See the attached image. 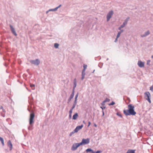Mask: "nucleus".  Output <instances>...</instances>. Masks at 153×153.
I'll return each instance as SVG.
<instances>
[{
    "label": "nucleus",
    "instance_id": "42",
    "mask_svg": "<svg viewBox=\"0 0 153 153\" xmlns=\"http://www.w3.org/2000/svg\"><path fill=\"white\" fill-rule=\"evenodd\" d=\"M150 60H148L147 61V65H149L150 62Z\"/></svg>",
    "mask_w": 153,
    "mask_h": 153
},
{
    "label": "nucleus",
    "instance_id": "8",
    "mask_svg": "<svg viewBox=\"0 0 153 153\" xmlns=\"http://www.w3.org/2000/svg\"><path fill=\"white\" fill-rule=\"evenodd\" d=\"M82 141L83 142L84 145L88 144L90 142V139L88 138H87L86 139H83L82 140Z\"/></svg>",
    "mask_w": 153,
    "mask_h": 153
},
{
    "label": "nucleus",
    "instance_id": "29",
    "mask_svg": "<svg viewBox=\"0 0 153 153\" xmlns=\"http://www.w3.org/2000/svg\"><path fill=\"white\" fill-rule=\"evenodd\" d=\"M127 24L126 23H125L124 22L122 25H121V27H122L123 28Z\"/></svg>",
    "mask_w": 153,
    "mask_h": 153
},
{
    "label": "nucleus",
    "instance_id": "4",
    "mask_svg": "<svg viewBox=\"0 0 153 153\" xmlns=\"http://www.w3.org/2000/svg\"><path fill=\"white\" fill-rule=\"evenodd\" d=\"M145 97L146 99L147 100L149 103H151V101L150 99L151 95L149 92H146L145 93Z\"/></svg>",
    "mask_w": 153,
    "mask_h": 153
},
{
    "label": "nucleus",
    "instance_id": "38",
    "mask_svg": "<svg viewBox=\"0 0 153 153\" xmlns=\"http://www.w3.org/2000/svg\"><path fill=\"white\" fill-rule=\"evenodd\" d=\"M87 67V65L84 64L83 65V69H85Z\"/></svg>",
    "mask_w": 153,
    "mask_h": 153
},
{
    "label": "nucleus",
    "instance_id": "28",
    "mask_svg": "<svg viewBox=\"0 0 153 153\" xmlns=\"http://www.w3.org/2000/svg\"><path fill=\"white\" fill-rule=\"evenodd\" d=\"M117 115L119 116L120 117L122 118V115L119 113L117 112Z\"/></svg>",
    "mask_w": 153,
    "mask_h": 153
},
{
    "label": "nucleus",
    "instance_id": "5",
    "mask_svg": "<svg viewBox=\"0 0 153 153\" xmlns=\"http://www.w3.org/2000/svg\"><path fill=\"white\" fill-rule=\"evenodd\" d=\"M113 11L112 10H111L108 13L107 15V21H108L110 20L113 15Z\"/></svg>",
    "mask_w": 153,
    "mask_h": 153
},
{
    "label": "nucleus",
    "instance_id": "14",
    "mask_svg": "<svg viewBox=\"0 0 153 153\" xmlns=\"http://www.w3.org/2000/svg\"><path fill=\"white\" fill-rule=\"evenodd\" d=\"M78 117V114L77 113H76L73 115L72 119L74 120H76Z\"/></svg>",
    "mask_w": 153,
    "mask_h": 153
},
{
    "label": "nucleus",
    "instance_id": "7",
    "mask_svg": "<svg viewBox=\"0 0 153 153\" xmlns=\"http://www.w3.org/2000/svg\"><path fill=\"white\" fill-rule=\"evenodd\" d=\"M79 146H78L77 143H74L72 146L71 148V150L72 151L76 150Z\"/></svg>",
    "mask_w": 153,
    "mask_h": 153
},
{
    "label": "nucleus",
    "instance_id": "9",
    "mask_svg": "<svg viewBox=\"0 0 153 153\" xmlns=\"http://www.w3.org/2000/svg\"><path fill=\"white\" fill-rule=\"evenodd\" d=\"M76 86V79L75 78L74 80V85L72 92H75V89Z\"/></svg>",
    "mask_w": 153,
    "mask_h": 153
},
{
    "label": "nucleus",
    "instance_id": "60",
    "mask_svg": "<svg viewBox=\"0 0 153 153\" xmlns=\"http://www.w3.org/2000/svg\"><path fill=\"white\" fill-rule=\"evenodd\" d=\"M152 125H153V123Z\"/></svg>",
    "mask_w": 153,
    "mask_h": 153
},
{
    "label": "nucleus",
    "instance_id": "27",
    "mask_svg": "<svg viewBox=\"0 0 153 153\" xmlns=\"http://www.w3.org/2000/svg\"><path fill=\"white\" fill-rule=\"evenodd\" d=\"M115 104V103L114 101H112L111 103H110L109 104V105H112Z\"/></svg>",
    "mask_w": 153,
    "mask_h": 153
},
{
    "label": "nucleus",
    "instance_id": "44",
    "mask_svg": "<svg viewBox=\"0 0 153 153\" xmlns=\"http://www.w3.org/2000/svg\"><path fill=\"white\" fill-rule=\"evenodd\" d=\"M91 123L90 122V121H89L88 122V127H89L90 125H91Z\"/></svg>",
    "mask_w": 153,
    "mask_h": 153
},
{
    "label": "nucleus",
    "instance_id": "3",
    "mask_svg": "<svg viewBox=\"0 0 153 153\" xmlns=\"http://www.w3.org/2000/svg\"><path fill=\"white\" fill-rule=\"evenodd\" d=\"M29 62L31 64L36 65H38L40 63L39 60L38 59L35 60H30Z\"/></svg>",
    "mask_w": 153,
    "mask_h": 153
},
{
    "label": "nucleus",
    "instance_id": "55",
    "mask_svg": "<svg viewBox=\"0 0 153 153\" xmlns=\"http://www.w3.org/2000/svg\"><path fill=\"white\" fill-rule=\"evenodd\" d=\"M151 58H152V59H153V55H152V56H151Z\"/></svg>",
    "mask_w": 153,
    "mask_h": 153
},
{
    "label": "nucleus",
    "instance_id": "49",
    "mask_svg": "<svg viewBox=\"0 0 153 153\" xmlns=\"http://www.w3.org/2000/svg\"><path fill=\"white\" fill-rule=\"evenodd\" d=\"M102 116H103L104 115V111H102Z\"/></svg>",
    "mask_w": 153,
    "mask_h": 153
},
{
    "label": "nucleus",
    "instance_id": "6",
    "mask_svg": "<svg viewBox=\"0 0 153 153\" xmlns=\"http://www.w3.org/2000/svg\"><path fill=\"white\" fill-rule=\"evenodd\" d=\"M11 31L12 33L15 36H17V35L14 28L13 27V26L11 25H9Z\"/></svg>",
    "mask_w": 153,
    "mask_h": 153
},
{
    "label": "nucleus",
    "instance_id": "21",
    "mask_svg": "<svg viewBox=\"0 0 153 153\" xmlns=\"http://www.w3.org/2000/svg\"><path fill=\"white\" fill-rule=\"evenodd\" d=\"M30 87L31 88L32 90H33L35 89V85L30 84Z\"/></svg>",
    "mask_w": 153,
    "mask_h": 153
},
{
    "label": "nucleus",
    "instance_id": "40",
    "mask_svg": "<svg viewBox=\"0 0 153 153\" xmlns=\"http://www.w3.org/2000/svg\"><path fill=\"white\" fill-rule=\"evenodd\" d=\"M124 31V30H120L118 32H119L120 34L122 33Z\"/></svg>",
    "mask_w": 153,
    "mask_h": 153
},
{
    "label": "nucleus",
    "instance_id": "43",
    "mask_svg": "<svg viewBox=\"0 0 153 153\" xmlns=\"http://www.w3.org/2000/svg\"><path fill=\"white\" fill-rule=\"evenodd\" d=\"M85 72H82V75L85 76Z\"/></svg>",
    "mask_w": 153,
    "mask_h": 153
},
{
    "label": "nucleus",
    "instance_id": "30",
    "mask_svg": "<svg viewBox=\"0 0 153 153\" xmlns=\"http://www.w3.org/2000/svg\"><path fill=\"white\" fill-rule=\"evenodd\" d=\"M104 101L105 102H109L110 101V100L108 98H106Z\"/></svg>",
    "mask_w": 153,
    "mask_h": 153
},
{
    "label": "nucleus",
    "instance_id": "39",
    "mask_svg": "<svg viewBox=\"0 0 153 153\" xmlns=\"http://www.w3.org/2000/svg\"><path fill=\"white\" fill-rule=\"evenodd\" d=\"M62 6V5L61 4H60L57 7H56L55 8H56V10H57V9L59 8V7H60Z\"/></svg>",
    "mask_w": 153,
    "mask_h": 153
},
{
    "label": "nucleus",
    "instance_id": "18",
    "mask_svg": "<svg viewBox=\"0 0 153 153\" xmlns=\"http://www.w3.org/2000/svg\"><path fill=\"white\" fill-rule=\"evenodd\" d=\"M76 104V103H74L73 104V106L72 107L71 109L70 110H71L73 111V109L75 108Z\"/></svg>",
    "mask_w": 153,
    "mask_h": 153
},
{
    "label": "nucleus",
    "instance_id": "58",
    "mask_svg": "<svg viewBox=\"0 0 153 153\" xmlns=\"http://www.w3.org/2000/svg\"><path fill=\"white\" fill-rule=\"evenodd\" d=\"M29 71V69H27V71Z\"/></svg>",
    "mask_w": 153,
    "mask_h": 153
},
{
    "label": "nucleus",
    "instance_id": "12",
    "mask_svg": "<svg viewBox=\"0 0 153 153\" xmlns=\"http://www.w3.org/2000/svg\"><path fill=\"white\" fill-rule=\"evenodd\" d=\"M74 95V92H72V93L69 97V98L68 99V103H69V102L71 101V100L73 98Z\"/></svg>",
    "mask_w": 153,
    "mask_h": 153
},
{
    "label": "nucleus",
    "instance_id": "23",
    "mask_svg": "<svg viewBox=\"0 0 153 153\" xmlns=\"http://www.w3.org/2000/svg\"><path fill=\"white\" fill-rule=\"evenodd\" d=\"M54 46L56 48H58L59 44L58 43H55L54 44Z\"/></svg>",
    "mask_w": 153,
    "mask_h": 153
},
{
    "label": "nucleus",
    "instance_id": "35",
    "mask_svg": "<svg viewBox=\"0 0 153 153\" xmlns=\"http://www.w3.org/2000/svg\"><path fill=\"white\" fill-rule=\"evenodd\" d=\"M102 152L101 151H97L96 152H94V153H100Z\"/></svg>",
    "mask_w": 153,
    "mask_h": 153
},
{
    "label": "nucleus",
    "instance_id": "46",
    "mask_svg": "<svg viewBox=\"0 0 153 153\" xmlns=\"http://www.w3.org/2000/svg\"><path fill=\"white\" fill-rule=\"evenodd\" d=\"M123 27H121V25L118 28V29L119 30H121V28H123Z\"/></svg>",
    "mask_w": 153,
    "mask_h": 153
},
{
    "label": "nucleus",
    "instance_id": "50",
    "mask_svg": "<svg viewBox=\"0 0 153 153\" xmlns=\"http://www.w3.org/2000/svg\"><path fill=\"white\" fill-rule=\"evenodd\" d=\"M2 109V110H3V111L4 112H5L6 111H5V110L3 108V109Z\"/></svg>",
    "mask_w": 153,
    "mask_h": 153
},
{
    "label": "nucleus",
    "instance_id": "57",
    "mask_svg": "<svg viewBox=\"0 0 153 153\" xmlns=\"http://www.w3.org/2000/svg\"><path fill=\"white\" fill-rule=\"evenodd\" d=\"M108 60V58H107L106 60L107 61Z\"/></svg>",
    "mask_w": 153,
    "mask_h": 153
},
{
    "label": "nucleus",
    "instance_id": "20",
    "mask_svg": "<svg viewBox=\"0 0 153 153\" xmlns=\"http://www.w3.org/2000/svg\"><path fill=\"white\" fill-rule=\"evenodd\" d=\"M83 127V125L82 124L80 126H77L76 127L78 128V129L79 130L81 129Z\"/></svg>",
    "mask_w": 153,
    "mask_h": 153
},
{
    "label": "nucleus",
    "instance_id": "17",
    "mask_svg": "<svg viewBox=\"0 0 153 153\" xmlns=\"http://www.w3.org/2000/svg\"><path fill=\"white\" fill-rule=\"evenodd\" d=\"M0 141H1V143L2 146H4V139L2 137H0Z\"/></svg>",
    "mask_w": 153,
    "mask_h": 153
},
{
    "label": "nucleus",
    "instance_id": "41",
    "mask_svg": "<svg viewBox=\"0 0 153 153\" xmlns=\"http://www.w3.org/2000/svg\"><path fill=\"white\" fill-rule=\"evenodd\" d=\"M79 95V93L78 92L77 94H76L75 97L77 98Z\"/></svg>",
    "mask_w": 153,
    "mask_h": 153
},
{
    "label": "nucleus",
    "instance_id": "54",
    "mask_svg": "<svg viewBox=\"0 0 153 153\" xmlns=\"http://www.w3.org/2000/svg\"><path fill=\"white\" fill-rule=\"evenodd\" d=\"M49 11H49V10H48V11L46 12V13L47 14Z\"/></svg>",
    "mask_w": 153,
    "mask_h": 153
},
{
    "label": "nucleus",
    "instance_id": "11",
    "mask_svg": "<svg viewBox=\"0 0 153 153\" xmlns=\"http://www.w3.org/2000/svg\"><path fill=\"white\" fill-rule=\"evenodd\" d=\"M7 145L8 146L10 147V150L11 151L13 149V145L10 140H8L7 142Z\"/></svg>",
    "mask_w": 153,
    "mask_h": 153
},
{
    "label": "nucleus",
    "instance_id": "37",
    "mask_svg": "<svg viewBox=\"0 0 153 153\" xmlns=\"http://www.w3.org/2000/svg\"><path fill=\"white\" fill-rule=\"evenodd\" d=\"M100 108L102 109V111H103V110L105 108H106V107L105 106H104L103 107H102V106H100Z\"/></svg>",
    "mask_w": 153,
    "mask_h": 153
},
{
    "label": "nucleus",
    "instance_id": "53",
    "mask_svg": "<svg viewBox=\"0 0 153 153\" xmlns=\"http://www.w3.org/2000/svg\"><path fill=\"white\" fill-rule=\"evenodd\" d=\"M2 116L3 117H5V115L4 114H2Z\"/></svg>",
    "mask_w": 153,
    "mask_h": 153
},
{
    "label": "nucleus",
    "instance_id": "32",
    "mask_svg": "<svg viewBox=\"0 0 153 153\" xmlns=\"http://www.w3.org/2000/svg\"><path fill=\"white\" fill-rule=\"evenodd\" d=\"M120 34H121L119 32H118L117 36V38H118L120 36Z\"/></svg>",
    "mask_w": 153,
    "mask_h": 153
},
{
    "label": "nucleus",
    "instance_id": "56",
    "mask_svg": "<svg viewBox=\"0 0 153 153\" xmlns=\"http://www.w3.org/2000/svg\"><path fill=\"white\" fill-rule=\"evenodd\" d=\"M95 71V70H94L92 72V73H93L94 72V71Z\"/></svg>",
    "mask_w": 153,
    "mask_h": 153
},
{
    "label": "nucleus",
    "instance_id": "34",
    "mask_svg": "<svg viewBox=\"0 0 153 153\" xmlns=\"http://www.w3.org/2000/svg\"><path fill=\"white\" fill-rule=\"evenodd\" d=\"M150 90L152 91H153V85L150 87Z\"/></svg>",
    "mask_w": 153,
    "mask_h": 153
},
{
    "label": "nucleus",
    "instance_id": "31",
    "mask_svg": "<svg viewBox=\"0 0 153 153\" xmlns=\"http://www.w3.org/2000/svg\"><path fill=\"white\" fill-rule=\"evenodd\" d=\"M75 132H74V131H72V132H71V133L69 135V136L71 137V136H72V135L73 134H74Z\"/></svg>",
    "mask_w": 153,
    "mask_h": 153
},
{
    "label": "nucleus",
    "instance_id": "19",
    "mask_svg": "<svg viewBox=\"0 0 153 153\" xmlns=\"http://www.w3.org/2000/svg\"><path fill=\"white\" fill-rule=\"evenodd\" d=\"M85 151L87 152H94L90 148H88Z\"/></svg>",
    "mask_w": 153,
    "mask_h": 153
},
{
    "label": "nucleus",
    "instance_id": "26",
    "mask_svg": "<svg viewBox=\"0 0 153 153\" xmlns=\"http://www.w3.org/2000/svg\"><path fill=\"white\" fill-rule=\"evenodd\" d=\"M75 133L79 131L77 127L73 130Z\"/></svg>",
    "mask_w": 153,
    "mask_h": 153
},
{
    "label": "nucleus",
    "instance_id": "16",
    "mask_svg": "<svg viewBox=\"0 0 153 153\" xmlns=\"http://www.w3.org/2000/svg\"><path fill=\"white\" fill-rule=\"evenodd\" d=\"M72 111H72L70 110L69 111V119H71V118L72 113Z\"/></svg>",
    "mask_w": 153,
    "mask_h": 153
},
{
    "label": "nucleus",
    "instance_id": "22",
    "mask_svg": "<svg viewBox=\"0 0 153 153\" xmlns=\"http://www.w3.org/2000/svg\"><path fill=\"white\" fill-rule=\"evenodd\" d=\"M129 19V17H127V18L126 19V20H125L124 22L125 23H126V24H127L128 22V20Z\"/></svg>",
    "mask_w": 153,
    "mask_h": 153
},
{
    "label": "nucleus",
    "instance_id": "15",
    "mask_svg": "<svg viewBox=\"0 0 153 153\" xmlns=\"http://www.w3.org/2000/svg\"><path fill=\"white\" fill-rule=\"evenodd\" d=\"M135 150L133 149H128L126 153H135Z\"/></svg>",
    "mask_w": 153,
    "mask_h": 153
},
{
    "label": "nucleus",
    "instance_id": "59",
    "mask_svg": "<svg viewBox=\"0 0 153 153\" xmlns=\"http://www.w3.org/2000/svg\"><path fill=\"white\" fill-rule=\"evenodd\" d=\"M28 111H30V110H29V109H28Z\"/></svg>",
    "mask_w": 153,
    "mask_h": 153
},
{
    "label": "nucleus",
    "instance_id": "10",
    "mask_svg": "<svg viewBox=\"0 0 153 153\" xmlns=\"http://www.w3.org/2000/svg\"><path fill=\"white\" fill-rule=\"evenodd\" d=\"M137 64L138 66L140 68H143L144 67V62L141 61H139L138 62Z\"/></svg>",
    "mask_w": 153,
    "mask_h": 153
},
{
    "label": "nucleus",
    "instance_id": "51",
    "mask_svg": "<svg viewBox=\"0 0 153 153\" xmlns=\"http://www.w3.org/2000/svg\"><path fill=\"white\" fill-rule=\"evenodd\" d=\"M94 126H95L96 127H97V125L96 124H95V123H94Z\"/></svg>",
    "mask_w": 153,
    "mask_h": 153
},
{
    "label": "nucleus",
    "instance_id": "13",
    "mask_svg": "<svg viewBox=\"0 0 153 153\" xmlns=\"http://www.w3.org/2000/svg\"><path fill=\"white\" fill-rule=\"evenodd\" d=\"M150 33L149 31V30H148L147 31H146V32L144 33V34L141 35V36L142 37H146V36H148V35H149L150 34Z\"/></svg>",
    "mask_w": 153,
    "mask_h": 153
},
{
    "label": "nucleus",
    "instance_id": "45",
    "mask_svg": "<svg viewBox=\"0 0 153 153\" xmlns=\"http://www.w3.org/2000/svg\"><path fill=\"white\" fill-rule=\"evenodd\" d=\"M84 77H85V76L82 75V78H81L82 80H83V79L84 78Z\"/></svg>",
    "mask_w": 153,
    "mask_h": 153
},
{
    "label": "nucleus",
    "instance_id": "47",
    "mask_svg": "<svg viewBox=\"0 0 153 153\" xmlns=\"http://www.w3.org/2000/svg\"><path fill=\"white\" fill-rule=\"evenodd\" d=\"M117 39L118 38H117V37H116V38L115 39L114 41V42H117Z\"/></svg>",
    "mask_w": 153,
    "mask_h": 153
},
{
    "label": "nucleus",
    "instance_id": "33",
    "mask_svg": "<svg viewBox=\"0 0 153 153\" xmlns=\"http://www.w3.org/2000/svg\"><path fill=\"white\" fill-rule=\"evenodd\" d=\"M105 101H103L102 102V103H101V105L103 106H104L105 105Z\"/></svg>",
    "mask_w": 153,
    "mask_h": 153
},
{
    "label": "nucleus",
    "instance_id": "25",
    "mask_svg": "<svg viewBox=\"0 0 153 153\" xmlns=\"http://www.w3.org/2000/svg\"><path fill=\"white\" fill-rule=\"evenodd\" d=\"M49 11H56V8H55L54 9H50L49 10Z\"/></svg>",
    "mask_w": 153,
    "mask_h": 153
},
{
    "label": "nucleus",
    "instance_id": "2",
    "mask_svg": "<svg viewBox=\"0 0 153 153\" xmlns=\"http://www.w3.org/2000/svg\"><path fill=\"white\" fill-rule=\"evenodd\" d=\"M35 117L34 114L33 112H31L30 114V117L29 120V124L30 126L28 127V129L29 130H32L33 129V124L34 123L33 119Z\"/></svg>",
    "mask_w": 153,
    "mask_h": 153
},
{
    "label": "nucleus",
    "instance_id": "52",
    "mask_svg": "<svg viewBox=\"0 0 153 153\" xmlns=\"http://www.w3.org/2000/svg\"><path fill=\"white\" fill-rule=\"evenodd\" d=\"M3 109V107L2 106H0V109Z\"/></svg>",
    "mask_w": 153,
    "mask_h": 153
},
{
    "label": "nucleus",
    "instance_id": "48",
    "mask_svg": "<svg viewBox=\"0 0 153 153\" xmlns=\"http://www.w3.org/2000/svg\"><path fill=\"white\" fill-rule=\"evenodd\" d=\"M85 69H83L82 72H85Z\"/></svg>",
    "mask_w": 153,
    "mask_h": 153
},
{
    "label": "nucleus",
    "instance_id": "1",
    "mask_svg": "<svg viewBox=\"0 0 153 153\" xmlns=\"http://www.w3.org/2000/svg\"><path fill=\"white\" fill-rule=\"evenodd\" d=\"M128 106V109L123 110L124 114L126 116L135 115L136 113L134 110V106L132 104H130Z\"/></svg>",
    "mask_w": 153,
    "mask_h": 153
},
{
    "label": "nucleus",
    "instance_id": "36",
    "mask_svg": "<svg viewBox=\"0 0 153 153\" xmlns=\"http://www.w3.org/2000/svg\"><path fill=\"white\" fill-rule=\"evenodd\" d=\"M77 98L75 97L74 101V103H77Z\"/></svg>",
    "mask_w": 153,
    "mask_h": 153
},
{
    "label": "nucleus",
    "instance_id": "24",
    "mask_svg": "<svg viewBox=\"0 0 153 153\" xmlns=\"http://www.w3.org/2000/svg\"><path fill=\"white\" fill-rule=\"evenodd\" d=\"M77 144H78V146H79L81 145H84L83 142L82 140L81 142H80V143H77Z\"/></svg>",
    "mask_w": 153,
    "mask_h": 153
}]
</instances>
